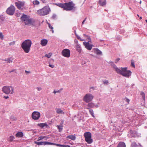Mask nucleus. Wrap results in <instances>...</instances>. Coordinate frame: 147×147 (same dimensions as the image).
Returning <instances> with one entry per match:
<instances>
[{"label": "nucleus", "mask_w": 147, "mask_h": 147, "mask_svg": "<svg viewBox=\"0 0 147 147\" xmlns=\"http://www.w3.org/2000/svg\"><path fill=\"white\" fill-rule=\"evenodd\" d=\"M67 138L70 139L72 140H74L76 139V137L75 136L73 135H70L67 136Z\"/></svg>", "instance_id": "26"}, {"label": "nucleus", "mask_w": 147, "mask_h": 147, "mask_svg": "<svg viewBox=\"0 0 147 147\" xmlns=\"http://www.w3.org/2000/svg\"><path fill=\"white\" fill-rule=\"evenodd\" d=\"M140 94L142 96V97L143 98V99L144 100H145V94L143 92H141Z\"/></svg>", "instance_id": "32"}, {"label": "nucleus", "mask_w": 147, "mask_h": 147, "mask_svg": "<svg viewBox=\"0 0 147 147\" xmlns=\"http://www.w3.org/2000/svg\"><path fill=\"white\" fill-rule=\"evenodd\" d=\"M33 3L34 5H38L39 4V2L37 0H35L33 1Z\"/></svg>", "instance_id": "33"}, {"label": "nucleus", "mask_w": 147, "mask_h": 147, "mask_svg": "<svg viewBox=\"0 0 147 147\" xmlns=\"http://www.w3.org/2000/svg\"><path fill=\"white\" fill-rule=\"evenodd\" d=\"M109 63L118 74L126 78H129L131 75V72L130 70H127V67H121V68H119L117 67L113 62L110 61Z\"/></svg>", "instance_id": "1"}, {"label": "nucleus", "mask_w": 147, "mask_h": 147, "mask_svg": "<svg viewBox=\"0 0 147 147\" xmlns=\"http://www.w3.org/2000/svg\"><path fill=\"white\" fill-rule=\"evenodd\" d=\"M14 71V70H11V71H9V72L10 73H11V72Z\"/></svg>", "instance_id": "55"}, {"label": "nucleus", "mask_w": 147, "mask_h": 147, "mask_svg": "<svg viewBox=\"0 0 147 147\" xmlns=\"http://www.w3.org/2000/svg\"><path fill=\"white\" fill-rule=\"evenodd\" d=\"M15 10V7L12 5L9 7L7 9L6 12L8 15H13L14 13Z\"/></svg>", "instance_id": "8"}, {"label": "nucleus", "mask_w": 147, "mask_h": 147, "mask_svg": "<svg viewBox=\"0 0 147 147\" xmlns=\"http://www.w3.org/2000/svg\"><path fill=\"white\" fill-rule=\"evenodd\" d=\"M34 20L32 18H30L29 17L26 20V21L24 22L25 25L30 24L33 25L34 23Z\"/></svg>", "instance_id": "12"}, {"label": "nucleus", "mask_w": 147, "mask_h": 147, "mask_svg": "<svg viewBox=\"0 0 147 147\" xmlns=\"http://www.w3.org/2000/svg\"><path fill=\"white\" fill-rule=\"evenodd\" d=\"M86 18H85V19L82 22V24L83 25L84 24L85 22V21L86 20Z\"/></svg>", "instance_id": "50"}, {"label": "nucleus", "mask_w": 147, "mask_h": 147, "mask_svg": "<svg viewBox=\"0 0 147 147\" xmlns=\"http://www.w3.org/2000/svg\"><path fill=\"white\" fill-rule=\"evenodd\" d=\"M92 89L93 90H94L95 89V88L94 87H90V89Z\"/></svg>", "instance_id": "53"}, {"label": "nucleus", "mask_w": 147, "mask_h": 147, "mask_svg": "<svg viewBox=\"0 0 147 147\" xmlns=\"http://www.w3.org/2000/svg\"><path fill=\"white\" fill-rule=\"evenodd\" d=\"M49 66L52 68H53L54 67V66L53 65L49 64Z\"/></svg>", "instance_id": "46"}, {"label": "nucleus", "mask_w": 147, "mask_h": 147, "mask_svg": "<svg viewBox=\"0 0 147 147\" xmlns=\"http://www.w3.org/2000/svg\"><path fill=\"white\" fill-rule=\"evenodd\" d=\"M140 19H142V17H140Z\"/></svg>", "instance_id": "59"}, {"label": "nucleus", "mask_w": 147, "mask_h": 147, "mask_svg": "<svg viewBox=\"0 0 147 147\" xmlns=\"http://www.w3.org/2000/svg\"><path fill=\"white\" fill-rule=\"evenodd\" d=\"M131 66L134 67H135V65H134V62L133 61H131Z\"/></svg>", "instance_id": "42"}, {"label": "nucleus", "mask_w": 147, "mask_h": 147, "mask_svg": "<svg viewBox=\"0 0 147 147\" xmlns=\"http://www.w3.org/2000/svg\"><path fill=\"white\" fill-rule=\"evenodd\" d=\"M63 123V121H61V123L60 124V125H57V127L58 129H59V131H60V132H61L62 130V129H63L62 127H63L62 124Z\"/></svg>", "instance_id": "20"}, {"label": "nucleus", "mask_w": 147, "mask_h": 147, "mask_svg": "<svg viewBox=\"0 0 147 147\" xmlns=\"http://www.w3.org/2000/svg\"><path fill=\"white\" fill-rule=\"evenodd\" d=\"M145 21H146V22L147 23V20H146Z\"/></svg>", "instance_id": "60"}, {"label": "nucleus", "mask_w": 147, "mask_h": 147, "mask_svg": "<svg viewBox=\"0 0 147 147\" xmlns=\"http://www.w3.org/2000/svg\"><path fill=\"white\" fill-rule=\"evenodd\" d=\"M40 113L38 111H34L32 114V118L35 120L38 119L40 117Z\"/></svg>", "instance_id": "11"}, {"label": "nucleus", "mask_w": 147, "mask_h": 147, "mask_svg": "<svg viewBox=\"0 0 147 147\" xmlns=\"http://www.w3.org/2000/svg\"><path fill=\"white\" fill-rule=\"evenodd\" d=\"M56 112L58 114H64V113L63 111L60 109H57L56 110Z\"/></svg>", "instance_id": "29"}, {"label": "nucleus", "mask_w": 147, "mask_h": 147, "mask_svg": "<svg viewBox=\"0 0 147 147\" xmlns=\"http://www.w3.org/2000/svg\"><path fill=\"white\" fill-rule=\"evenodd\" d=\"M62 89H61V90H58V91H55V90H54V92H53V93H54V94H56V93H58V92H60L61 90H62Z\"/></svg>", "instance_id": "38"}, {"label": "nucleus", "mask_w": 147, "mask_h": 147, "mask_svg": "<svg viewBox=\"0 0 147 147\" xmlns=\"http://www.w3.org/2000/svg\"><path fill=\"white\" fill-rule=\"evenodd\" d=\"M70 50L67 49H63L61 52L62 55L63 56L67 58H69L70 57Z\"/></svg>", "instance_id": "9"}, {"label": "nucleus", "mask_w": 147, "mask_h": 147, "mask_svg": "<svg viewBox=\"0 0 147 147\" xmlns=\"http://www.w3.org/2000/svg\"><path fill=\"white\" fill-rule=\"evenodd\" d=\"M84 36H87L86 34H84Z\"/></svg>", "instance_id": "57"}, {"label": "nucleus", "mask_w": 147, "mask_h": 147, "mask_svg": "<svg viewBox=\"0 0 147 147\" xmlns=\"http://www.w3.org/2000/svg\"><path fill=\"white\" fill-rule=\"evenodd\" d=\"M14 88L11 86H4L2 89L3 92L6 94H12L14 93Z\"/></svg>", "instance_id": "5"}, {"label": "nucleus", "mask_w": 147, "mask_h": 147, "mask_svg": "<svg viewBox=\"0 0 147 147\" xmlns=\"http://www.w3.org/2000/svg\"><path fill=\"white\" fill-rule=\"evenodd\" d=\"M89 112L90 114L92 116V117H94V112L93 110L92 109H90L89 110Z\"/></svg>", "instance_id": "30"}, {"label": "nucleus", "mask_w": 147, "mask_h": 147, "mask_svg": "<svg viewBox=\"0 0 147 147\" xmlns=\"http://www.w3.org/2000/svg\"><path fill=\"white\" fill-rule=\"evenodd\" d=\"M76 48L78 52L79 53L81 52V49L80 45H79L77 44L76 46Z\"/></svg>", "instance_id": "27"}, {"label": "nucleus", "mask_w": 147, "mask_h": 147, "mask_svg": "<svg viewBox=\"0 0 147 147\" xmlns=\"http://www.w3.org/2000/svg\"><path fill=\"white\" fill-rule=\"evenodd\" d=\"M51 9L48 6H46L41 9H39L37 11V13L40 16H45L49 13Z\"/></svg>", "instance_id": "4"}, {"label": "nucleus", "mask_w": 147, "mask_h": 147, "mask_svg": "<svg viewBox=\"0 0 147 147\" xmlns=\"http://www.w3.org/2000/svg\"><path fill=\"white\" fill-rule=\"evenodd\" d=\"M34 144L38 145H46V144H45V142H38L37 141H34Z\"/></svg>", "instance_id": "23"}, {"label": "nucleus", "mask_w": 147, "mask_h": 147, "mask_svg": "<svg viewBox=\"0 0 147 147\" xmlns=\"http://www.w3.org/2000/svg\"><path fill=\"white\" fill-rule=\"evenodd\" d=\"M15 4L19 9L22 10L24 8L25 2L23 1H19L15 2Z\"/></svg>", "instance_id": "10"}, {"label": "nucleus", "mask_w": 147, "mask_h": 147, "mask_svg": "<svg viewBox=\"0 0 147 147\" xmlns=\"http://www.w3.org/2000/svg\"><path fill=\"white\" fill-rule=\"evenodd\" d=\"M25 72L26 73H30V71H26H26H25Z\"/></svg>", "instance_id": "54"}, {"label": "nucleus", "mask_w": 147, "mask_h": 147, "mask_svg": "<svg viewBox=\"0 0 147 147\" xmlns=\"http://www.w3.org/2000/svg\"><path fill=\"white\" fill-rule=\"evenodd\" d=\"M131 147H141V146L140 144H137L135 142H133L131 145Z\"/></svg>", "instance_id": "19"}, {"label": "nucleus", "mask_w": 147, "mask_h": 147, "mask_svg": "<svg viewBox=\"0 0 147 147\" xmlns=\"http://www.w3.org/2000/svg\"><path fill=\"white\" fill-rule=\"evenodd\" d=\"M141 3V1H140V3Z\"/></svg>", "instance_id": "62"}, {"label": "nucleus", "mask_w": 147, "mask_h": 147, "mask_svg": "<svg viewBox=\"0 0 147 147\" xmlns=\"http://www.w3.org/2000/svg\"><path fill=\"white\" fill-rule=\"evenodd\" d=\"M60 146L62 147H70V146L69 145H62L60 144Z\"/></svg>", "instance_id": "40"}, {"label": "nucleus", "mask_w": 147, "mask_h": 147, "mask_svg": "<svg viewBox=\"0 0 147 147\" xmlns=\"http://www.w3.org/2000/svg\"><path fill=\"white\" fill-rule=\"evenodd\" d=\"M48 41L47 39H43L41 40L40 44L43 46H46L47 44Z\"/></svg>", "instance_id": "16"}, {"label": "nucleus", "mask_w": 147, "mask_h": 147, "mask_svg": "<svg viewBox=\"0 0 147 147\" xmlns=\"http://www.w3.org/2000/svg\"><path fill=\"white\" fill-rule=\"evenodd\" d=\"M2 60L7 61V59H3Z\"/></svg>", "instance_id": "58"}, {"label": "nucleus", "mask_w": 147, "mask_h": 147, "mask_svg": "<svg viewBox=\"0 0 147 147\" xmlns=\"http://www.w3.org/2000/svg\"><path fill=\"white\" fill-rule=\"evenodd\" d=\"M90 92H91V91H90Z\"/></svg>", "instance_id": "63"}, {"label": "nucleus", "mask_w": 147, "mask_h": 147, "mask_svg": "<svg viewBox=\"0 0 147 147\" xmlns=\"http://www.w3.org/2000/svg\"><path fill=\"white\" fill-rule=\"evenodd\" d=\"M31 45L32 41L30 40H26L22 43L21 47L25 53H28L30 51Z\"/></svg>", "instance_id": "3"}, {"label": "nucleus", "mask_w": 147, "mask_h": 147, "mask_svg": "<svg viewBox=\"0 0 147 147\" xmlns=\"http://www.w3.org/2000/svg\"><path fill=\"white\" fill-rule=\"evenodd\" d=\"M41 1H42V2L44 3H45L46 2V0H40Z\"/></svg>", "instance_id": "52"}, {"label": "nucleus", "mask_w": 147, "mask_h": 147, "mask_svg": "<svg viewBox=\"0 0 147 147\" xmlns=\"http://www.w3.org/2000/svg\"><path fill=\"white\" fill-rule=\"evenodd\" d=\"M126 145L123 142H120L118 144L117 147H125Z\"/></svg>", "instance_id": "24"}, {"label": "nucleus", "mask_w": 147, "mask_h": 147, "mask_svg": "<svg viewBox=\"0 0 147 147\" xmlns=\"http://www.w3.org/2000/svg\"><path fill=\"white\" fill-rule=\"evenodd\" d=\"M94 53L98 55H102V52L98 48H95L94 49Z\"/></svg>", "instance_id": "18"}, {"label": "nucleus", "mask_w": 147, "mask_h": 147, "mask_svg": "<svg viewBox=\"0 0 147 147\" xmlns=\"http://www.w3.org/2000/svg\"><path fill=\"white\" fill-rule=\"evenodd\" d=\"M120 60V59L119 58H117V59L115 61V63H117V62L119 60Z\"/></svg>", "instance_id": "51"}, {"label": "nucleus", "mask_w": 147, "mask_h": 147, "mask_svg": "<svg viewBox=\"0 0 147 147\" xmlns=\"http://www.w3.org/2000/svg\"><path fill=\"white\" fill-rule=\"evenodd\" d=\"M83 44L85 46V48L88 50H90L92 47V45L89 43L88 42H84Z\"/></svg>", "instance_id": "13"}, {"label": "nucleus", "mask_w": 147, "mask_h": 147, "mask_svg": "<svg viewBox=\"0 0 147 147\" xmlns=\"http://www.w3.org/2000/svg\"><path fill=\"white\" fill-rule=\"evenodd\" d=\"M16 136L17 137L22 138L24 136V134L22 132H18L16 134Z\"/></svg>", "instance_id": "21"}, {"label": "nucleus", "mask_w": 147, "mask_h": 147, "mask_svg": "<svg viewBox=\"0 0 147 147\" xmlns=\"http://www.w3.org/2000/svg\"><path fill=\"white\" fill-rule=\"evenodd\" d=\"M94 107L97 108L98 107V105L97 104L95 105L94 103L91 102L88 103L87 109H88L90 108H94Z\"/></svg>", "instance_id": "14"}, {"label": "nucleus", "mask_w": 147, "mask_h": 147, "mask_svg": "<svg viewBox=\"0 0 147 147\" xmlns=\"http://www.w3.org/2000/svg\"><path fill=\"white\" fill-rule=\"evenodd\" d=\"M77 38L78 39L80 40L81 41H83V40L82 39H81L80 37L78 35H77L76 36Z\"/></svg>", "instance_id": "43"}, {"label": "nucleus", "mask_w": 147, "mask_h": 147, "mask_svg": "<svg viewBox=\"0 0 147 147\" xmlns=\"http://www.w3.org/2000/svg\"><path fill=\"white\" fill-rule=\"evenodd\" d=\"M45 143H45V144H46V145H53L59 146H60V144H57L53 143L50 142H45Z\"/></svg>", "instance_id": "22"}, {"label": "nucleus", "mask_w": 147, "mask_h": 147, "mask_svg": "<svg viewBox=\"0 0 147 147\" xmlns=\"http://www.w3.org/2000/svg\"><path fill=\"white\" fill-rule=\"evenodd\" d=\"M124 100L128 103H129L130 101L126 97L124 99Z\"/></svg>", "instance_id": "41"}, {"label": "nucleus", "mask_w": 147, "mask_h": 147, "mask_svg": "<svg viewBox=\"0 0 147 147\" xmlns=\"http://www.w3.org/2000/svg\"><path fill=\"white\" fill-rule=\"evenodd\" d=\"M135 133H136V132H135V131H132V132L131 134V136L132 137H135V135H134V136H133V135H132V134H133H133H135Z\"/></svg>", "instance_id": "45"}, {"label": "nucleus", "mask_w": 147, "mask_h": 147, "mask_svg": "<svg viewBox=\"0 0 147 147\" xmlns=\"http://www.w3.org/2000/svg\"><path fill=\"white\" fill-rule=\"evenodd\" d=\"M75 34L76 35V36H77V35L76 34V30H75Z\"/></svg>", "instance_id": "56"}, {"label": "nucleus", "mask_w": 147, "mask_h": 147, "mask_svg": "<svg viewBox=\"0 0 147 147\" xmlns=\"http://www.w3.org/2000/svg\"><path fill=\"white\" fill-rule=\"evenodd\" d=\"M55 4L66 11L73 10L74 11L76 10V7L75 6V4L72 1L64 3H55Z\"/></svg>", "instance_id": "2"}, {"label": "nucleus", "mask_w": 147, "mask_h": 147, "mask_svg": "<svg viewBox=\"0 0 147 147\" xmlns=\"http://www.w3.org/2000/svg\"><path fill=\"white\" fill-rule=\"evenodd\" d=\"M98 3L100 5L102 6H103L106 4V0H99Z\"/></svg>", "instance_id": "17"}, {"label": "nucleus", "mask_w": 147, "mask_h": 147, "mask_svg": "<svg viewBox=\"0 0 147 147\" xmlns=\"http://www.w3.org/2000/svg\"><path fill=\"white\" fill-rule=\"evenodd\" d=\"M15 43V42H10L9 43V45H14Z\"/></svg>", "instance_id": "48"}, {"label": "nucleus", "mask_w": 147, "mask_h": 147, "mask_svg": "<svg viewBox=\"0 0 147 147\" xmlns=\"http://www.w3.org/2000/svg\"><path fill=\"white\" fill-rule=\"evenodd\" d=\"M7 63H9L12 62L13 61L12 59H11V58H8L7 59Z\"/></svg>", "instance_id": "36"}, {"label": "nucleus", "mask_w": 147, "mask_h": 147, "mask_svg": "<svg viewBox=\"0 0 147 147\" xmlns=\"http://www.w3.org/2000/svg\"><path fill=\"white\" fill-rule=\"evenodd\" d=\"M48 25L49 28L52 29V33H53L54 32V31L53 30V27L51 26V24L49 23L48 24Z\"/></svg>", "instance_id": "35"}, {"label": "nucleus", "mask_w": 147, "mask_h": 147, "mask_svg": "<svg viewBox=\"0 0 147 147\" xmlns=\"http://www.w3.org/2000/svg\"><path fill=\"white\" fill-rule=\"evenodd\" d=\"M103 83L104 84H108L109 83V81L108 80H105L103 82Z\"/></svg>", "instance_id": "37"}, {"label": "nucleus", "mask_w": 147, "mask_h": 147, "mask_svg": "<svg viewBox=\"0 0 147 147\" xmlns=\"http://www.w3.org/2000/svg\"><path fill=\"white\" fill-rule=\"evenodd\" d=\"M30 16H28L26 15L23 14V15L21 16V20L23 21L24 22L26 21V20Z\"/></svg>", "instance_id": "15"}, {"label": "nucleus", "mask_w": 147, "mask_h": 147, "mask_svg": "<svg viewBox=\"0 0 147 147\" xmlns=\"http://www.w3.org/2000/svg\"><path fill=\"white\" fill-rule=\"evenodd\" d=\"M93 96L91 94L88 93L86 94L83 98V100L87 103L92 101L94 98Z\"/></svg>", "instance_id": "7"}, {"label": "nucleus", "mask_w": 147, "mask_h": 147, "mask_svg": "<svg viewBox=\"0 0 147 147\" xmlns=\"http://www.w3.org/2000/svg\"><path fill=\"white\" fill-rule=\"evenodd\" d=\"M45 138H47V137L46 136H40L38 137L37 140L39 141Z\"/></svg>", "instance_id": "31"}, {"label": "nucleus", "mask_w": 147, "mask_h": 147, "mask_svg": "<svg viewBox=\"0 0 147 147\" xmlns=\"http://www.w3.org/2000/svg\"><path fill=\"white\" fill-rule=\"evenodd\" d=\"M52 55V53H50L49 54H46L45 57H47L48 58H50Z\"/></svg>", "instance_id": "34"}, {"label": "nucleus", "mask_w": 147, "mask_h": 147, "mask_svg": "<svg viewBox=\"0 0 147 147\" xmlns=\"http://www.w3.org/2000/svg\"><path fill=\"white\" fill-rule=\"evenodd\" d=\"M15 139L14 137L13 136H10L7 139V140L8 141L10 142H12L14 139Z\"/></svg>", "instance_id": "28"}, {"label": "nucleus", "mask_w": 147, "mask_h": 147, "mask_svg": "<svg viewBox=\"0 0 147 147\" xmlns=\"http://www.w3.org/2000/svg\"><path fill=\"white\" fill-rule=\"evenodd\" d=\"M85 138V141L88 144H91L93 142V140L91 138V134L89 132H85L84 134Z\"/></svg>", "instance_id": "6"}, {"label": "nucleus", "mask_w": 147, "mask_h": 147, "mask_svg": "<svg viewBox=\"0 0 147 147\" xmlns=\"http://www.w3.org/2000/svg\"><path fill=\"white\" fill-rule=\"evenodd\" d=\"M3 98H5V99H7L9 97L8 96H4L3 97Z\"/></svg>", "instance_id": "49"}, {"label": "nucleus", "mask_w": 147, "mask_h": 147, "mask_svg": "<svg viewBox=\"0 0 147 147\" xmlns=\"http://www.w3.org/2000/svg\"><path fill=\"white\" fill-rule=\"evenodd\" d=\"M3 34L2 32H0V38L1 39H3Z\"/></svg>", "instance_id": "39"}, {"label": "nucleus", "mask_w": 147, "mask_h": 147, "mask_svg": "<svg viewBox=\"0 0 147 147\" xmlns=\"http://www.w3.org/2000/svg\"><path fill=\"white\" fill-rule=\"evenodd\" d=\"M56 16L55 14H54L52 16V18L53 19H55L56 17Z\"/></svg>", "instance_id": "44"}, {"label": "nucleus", "mask_w": 147, "mask_h": 147, "mask_svg": "<svg viewBox=\"0 0 147 147\" xmlns=\"http://www.w3.org/2000/svg\"><path fill=\"white\" fill-rule=\"evenodd\" d=\"M37 90L38 91H40L42 90V88L41 87H38L37 88Z\"/></svg>", "instance_id": "47"}, {"label": "nucleus", "mask_w": 147, "mask_h": 147, "mask_svg": "<svg viewBox=\"0 0 147 147\" xmlns=\"http://www.w3.org/2000/svg\"><path fill=\"white\" fill-rule=\"evenodd\" d=\"M38 126L41 127H47L48 125L46 123H38Z\"/></svg>", "instance_id": "25"}, {"label": "nucleus", "mask_w": 147, "mask_h": 147, "mask_svg": "<svg viewBox=\"0 0 147 147\" xmlns=\"http://www.w3.org/2000/svg\"><path fill=\"white\" fill-rule=\"evenodd\" d=\"M137 16L139 17V15L138 14L137 15Z\"/></svg>", "instance_id": "61"}]
</instances>
